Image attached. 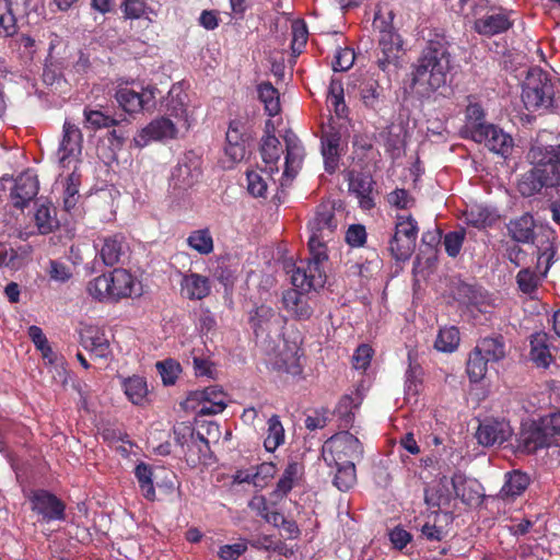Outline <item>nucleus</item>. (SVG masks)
Here are the masks:
<instances>
[{
	"label": "nucleus",
	"mask_w": 560,
	"mask_h": 560,
	"mask_svg": "<svg viewBox=\"0 0 560 560\" xmlns=\"http://www.w3.org/2000/svg\"><path fill=\"white\" fill-rule=\"evenodd\" d=\"M267 424V436L265 438L264 446L267 452H275L284 443V429L279 416L277 415H272Z\"/></svg>",
	"instance_id": "obj_47"
},
{
	"label": "nucleus",
	"mask_w": 560,
	"mask_h": 560,
	"mask_svg": "<svg viewBox=\"0 0 560 560\" xmlns=\"http://www.w3.org/2000/svg\"><path fill=\"white\" fill-rule=\"evenodd\" d=\"M322 454L329 466L332 464H354V459L362 457L363 446L360 440L349 431H341L324 443Z\"/></svg>",
	"instance_id": "obj_4"
},
{
	"label": "nucleus",
	"mask_w": 560,
	"mask_h": 560,
	"mask_svg": "<svg viewBox=\"0 0 560 560\" xmlns=\"http://www.w3.org/2000/svg\"><path fill=\"white\" fill-rule=\"evenodd\" d=\"M337 471L334 478V486L340 491H348L357 481L354 464H334Z\"/></svg>",
	"instance_id": "obj_53"
},
{
	"label": "nucleus",
	"mask_w": 560,
	"mask_h": 560,
	"mask_svg": "<svg viewBox=\"0 0 560 560\" xmlns=\"http://www.w3.org/2000/svg\"><path fill=\"white\" fill-rule=\"evenodd\" d=\"M31 510L42 517V521L50 523L66 520V504L57 495L48 490H32L28 495Z\"/></svg>",
	"instance_id": "obj_9"
},
{
	"label": "nucleus",
	"mask_w": 560,
	"mask_h": 560,
	"mask_svg": "<svg viewBox=\"0 0 560 560\" xmlns=\"http://www.w3.org/2000/svg\"><path fill=\"white\" fill-rule=\"evenodd\" d=\"M465 237L464 229L451 231L444 235L443 245L450 257L455 258L459 255Z\"/></svg>",
	"instance_id": "obj_56"
},
{
	"label": "nucleus",
	"mask_w": 560,
	"mask_h": 560,
	"mask_svg": "<svg viewBox=\"0 0 560 560\" xmlns=\"http://www.w3.org/2000/svg\"><path fill=\"white\" fill-rule=\"evenodd\" d=\"M515 441L516 451L523 454H535L539 450L549 448L535 419L521 423Z\"/></svg>",
	"instance_id": "obj_19"
},
{
	"label": "nucleus",
	"mask_w": 560,
	"mask_h": 560,
	"mask_svg": "<svg viewBox=\"0 0 560 560\" xmlns=\"http://www.w3.org/2000/svg\"><path fill=\"white\" fill-rule=\"evenodd\" d=\"M35 225L40 234H49L58 228L56 208L48 201L40 203L34 215Z\"/></svg>",
	"instance_id": "obj_41"
},
{
	"label": "nucleus",
	"mask_w": 560,
	"mask_h": 560,
	"mask_svg": "<svg viewBox=\"0 0 560 560\" xmlns=\"http://www.w3.org/2000/svg\"><path fill=\"white\" fill-rule=\"evenodd\" d=\"M532 161L544 163L547 171H552L553 177L560 186V144L557 145H535L528 152Z\"/></svg>",
	"instance_id": "obj_31"
},
{
	"label": "nucleus",
	"mask_w": 560,
	"mask_h": 560,
	"mask_svg": "<svg viewBox=\"0 0 560 560\" xmlns=\"http://www.w3.org/2000/svg\"><path fill=\"white\" fill-rule=\"evenodd\" d=\"M471 139L475 142L485 143L491 152L503 158H506L513 149L512 137L492 124L475 130V135Z\"/></svg>",
	"instance_id": "obj_14"
},
{
	"label": "nucleus",
	"mask_w": 560,
	"mask_h": 560,
	"mask_svg": "<svg viewBox=\"0 0 560 560\" xmlns=\"http://www.w3.org/2000/svg\"><path fill=\"white\" fill-rule=\"evenodd\" d=\"M530 360L538 366L547 369L553 358L547 343L546 334H536L530 339Z\"/></svg>",
	"instance_id": "obj_39"
},
{
	"label": "nucleus",
	"mask_w": 560,
	"mask_h": 560,
	"mask_svg": "<svg viewBox=\"0 0 560 560\" xmlns=\"http://www.w3.org/2000/svg\"><path fill=\"white\" fill-rule=\"evenodd\" d=\"M411 68L412 85L421 96L429 97L445 86L452 69L451 43L447 37L439 33L430 37Z\"/></svg>",
	"instance_id": "obj_1"
},
{
	"label": "nucleus",
	"mask_w": 560,
	"mask_h": 560,
	"mask_svg": "<svg viewBox=\"0 0 560 560\" xmlns=\"http://www.w3.org/2000/svg\"><path fill=\"white\" fill-rule=\"evenodd\" d=\"M538 280L536 272L528 268L520 270L516 276L518 289L525 294H532L537 290Z\"/></svg>",
	"instance_id": "obj_62"
},
{
	"label": "nucleus",
	"mask_w": 560,
	"mask_h": 560,
	"mask_svg": "<svg viewBox=\"0 0 560 560\" xmlns=\"http://www.w3.org/2000/svg\"><path fill=\"white\" fill-rule=\"evenodd\" d=\"M360 96L366 107L375 109L383 98V88L373 77L364 78L359 85Z\"/></svg>",
	"instance_id": "obj_42"
},
{
	"label": "nucleus",
	"mask_w": 560,
	"mask_h": 560,
	"mask_svg": "<svg viewBox=\"0 0 560 560\" xmlns=\"http://www.w3.org/2000/svg\"><path fill=\"white\" fill-rule=\"evenodd\" d=\"M177 135L176 124L166 116L153 119L138 135L133 138L135 144L138 148L148 145L151 141H162L166 139H174Z\"/></svg>",
	"instance_id": "obj_15"
},
{
	"label": "nucleus",
	"mask_w": 560,
	"mask_h": 560,
	"mask_svg": "<svg viewBox=\"0 0 560 560\" xmlns=\"http://www.w3.org/2000/svg\"><path fill=\"white\" fill-rule=\"evenodd\" d=\"M307 226L311 232L307 245L327 247V242L331 240L338 226L334 203L330 201L319 203Z\"/></svg>",
	"instance_id": "obj_5"
},
{
	"label": "nucleus",
	"mask_w": 560,
	"mask_h": 560,
	"mask_svg": "<svg viewBox=\"0 0 560 560\" xmlns=\"http://www.w3.org/2000/svg\"><path fill=\"white\" fill-rule=\"evenodd\" d=\"M451 482L455 497L465 505L471 506L481 502L480 485L476 480L468 479L460 471H456Z\"/></svg>",
	"instance_id": "obj_26"
},
{
	"label": "nucleus",
	"mask_w": 560,
	"mask_h": 560,
	"mask_svg": "<svg viewBox=\"0 0 560 560\" xmlns=\"http://www.w3.org/2000/svg\"><path fill=\"white\" fill-rule=\"evenodd\" d=\"M532 162L534 166L524 173L517 183V190L523 197L535 196L542 188L559 186L552 171H547L544 163L539 161Z\"/></svg>",
	"instance_id": "obj_11"
},
{
	"label": "nucleus",
	"mask_w": 560,
	"mask_h": 560,
	"mask_svg": "<svg viewBox=\"0 0 560 560\" xmlns=\"http://www.w3.org/2000/svg\"><path fill=\"white\" fill-rule=\"evenodd\" d=\"M514 431L504 417H486L479 422L476 439L482 446H500L512 439Z\"/></svg>",
	"instance_id": "obj_10"
},
{
	"label": "nucleus",
	"mask_w": 560,
	"mask_h": 560,
	"mask_svg": "<svg viewBox=\"0 0 560 560\" xmlns=\"http://www.w3.org/2000/svg\"><path fill=\"white\" fill-rule=\"evenodd\" d=\"M285 144L287 154L284 170L280 182L282 187L290 184L296 176L304 158V148L296 139H285Z\"/></svg>",
	"instance_id": "obj_29"
},
{
	"label": "nucleus",
	"mask_w": 560,
	"mask_h": 560,
	"mask_svg": "<svg viewBox=\"0 0 560 560\" xmlns=\"http://www.w3.org/2000/svg\"><path fill=\"white\" fill-rule=\"evenodd\" d=\"M180 293L190 301L203 300L211 293V282L206 276L197 272L183 275Z\"/></svg>",
	"instance_id": "obj_27"
},
{
	"label": "nucleus",
	"mask_w": 560,
	"mask_h": 560,
	"mask_svg": "<svg viewBox=\"0 0 560 560\" xmlns=\"http://www.w3.org/2000/svg\"><path fill=\"white\" fill-rule=\"evenodd\" d=\"M522 100L528 110L557 112L560 101L555 97V85L549 74L539 68L529 70L522 89Z\"/></svg>",
	"instance_id": "obj_2"
},
{
	"label": "nucleus",
	"mask_w": 560,
	"mask_h": 560,
	"mask_svg": "<svg viewBox=\"0 0 560 560\" xmlns=\"http://www.w3.org/2000/svg\"><path fill=\"white\" fill-rule=\"evenodd\" d=\"M354 407H357V405L354 404V399L351 396L345 395L340 398L336 407V412L341 420L340 427L348 428L352 425L354 420V413L352 409Z\"/></svg>",
	"instance_id": "obj_60"
},
{
	"label": "nucleus",
	"mask_w": 560,
	"mask_h": 560,
	"mask_svg": "<svg viewBox=\"0 0 560 560\" xmlns=\"http://www.w3.org/2000/svg\"><path fill=\"white\" fill-rule=\"evenodd\" d=\"M129 245L121 234H114L106 236L103 240L100 249V257L104 265L113 267L118 264H124L128 258Z\"/></svg>",
	"instance_id": "obj_24"
},
{
	"label": "nucleus",
	"mask_w": 560,
	"mask_h": 560,
	"mask_svg": "<svg viewBox=\"0 0 560 560\" xmlns=\"http://www.w3.org/2000/svg\"><path fill=\"white\" fill-rule=\"evenodd\" d=\"M301 472V466L296 462H291L284 468L280 479L278 480L271 497L277 501L282 500L293 489Z\"/></svg>",
	"instance_id": "obj_37"
},
{
	"label": "nucleus",
	"mask_w": 560,
	"mask_h": 560,
	"mask_svg": "<svg viewBox=\"0 0 560 560\" xmlns=\"http://www.w3.org/2000/svg\"><path fill=\"white\" fill-rule=\"evenodd\" d=\"M81 343L96 358L106 359L112 353L106 335L98 329L86 330L81 337Z\"/></svg>",
	"instance_id": "obj_35"
},
{
	"label": "nucleus",
	"mask_w": 560,
	"mask_h": 560,
	"mask_svg": "<svg viewBox=\"0 0 560 560\" xmlns=\"http://www.w3.org/2000/svg\"><path fill=\"white\" fill-rule=\"evenodd\" d=\"M549 447L560 441V411L550 412L535 419Z\"/></svg>",
	"instance_id": "obj_38"
},
{
	"label": "nucleus",
	"mask_w": 560,
	"mask_h": 560,
	"mask_svg": "<svg viewBox=\"0 0 560 560\" xmlns=\"http://www.w3.org/2000/svg\"><path fill=\"white\" fill-rule=\"evenodd\" d=\"M108 276L113 303L119 302L122 299L131 298L133 294H141L140 291H136V278L128 270L116 268L112 272H108Z\"/></svg>",
	"instance_id": "obj_25"
},
{
	"label": "nucleus",
	"mask_w": 560,
	"mask_h": 560,
	"mask_svg": "<svg viewBox=\"0 0 560 560\" xmlns=\"http://www.w3.org/2000/svg\"><path fill=\"white\" fill-rule=\"evenodd\" d=\"M185 97L177 96L172 97L166 107L168 116L174 117L176 119L175 124H180L183 127L188 128V117H187V107L185 103Z\"/></svg>",
	"instance_id": "obj_58"
},
{
	"label": "nucleus",
	"mask_w": 560,
	"mask_h": 560,
	"mask_svg": "<svg viewBox=\"0 0 560 560\" xmlns=\"http://www.w3.org/2000/svg\"><path fill=\"white\" fill-rule=\"evenodd\" d=\"M81 174L74 170L71 174L66 178L65 189H63V209L66 211H71L78 205L81 196L79 194V189L81 186Z\"/></svg>",
	"instance_id": "obj_46"
},
{
	"label": "nucleus",
	"mask_w": 560,
	"mask_h": 560,
	"mask_svg": "<svg viewBox=\"0 0 560 560\" xmlns=\"http://www.w3.org/2000/svg\"><path fill=\"white\" fill-rule=\"evenodd\" d=\"M476 347L490 361V364L503 361L509 354L505 338L497 332L479 338Z\"/></svg>",
	"instance_id": "obj_30"
},
{
	"label": "nucleus",
	"mask_w": 560,
	"mask_h": 560,
	"mask_svg": "<svg viewBox=\"0 0 560 560\" xmlns=\"http://www.w3.org/2000/svg\"><path fill=\"white\" fill-rule=\"evenodd\" d=\"M18 33V21L13 0H0V36L11 37Z\"/></svg>",
	"instance_id": "obj_45"
},
{
	"label": "nucleus",
	"mask_w": 560,
	"mask_h": 560,
	"mask_svg": "<svg viewBox=\"0 0 560 560\" xmlns=\"http://www.w3.org/2000/svg\"><path fill=\"white\" fill-rule=\"evenodd\" d=\"M349 191L354 194L359 199V205L364 210H371L375 207L372 197L374 180L371 175L350 171L347 175Z\"/></svg>",
	"instance_id": "obj_22"
},
{
	"label": "nucleus",
	"mask_w": 560,
	"mask_h": 560,
	"mask_svg": "<svg viewBox=\"0 0 560 560\" xmlns=\"http://www.w3.org/2000/svg\"><path fill=\"white\" fill-rule=\"evenodd\" d=\"M536 221L529 212L513 218L506 224L508 235L516 243L530 244L535 240Z\"/></svg>",
	"instance_id": "obj_28"
},
{
	"label": "nucleus",
	"mask_w": 560,
	"mask_h": 560,
	"mask_svg": "<svg viewBox=\"0 0 560 560\" xmlns=\"http://www.w3.org/2000/svg\"><path fill=\"white\" fill-rule=\"evenodd\" d=\"M201 163V158L196 152H185L172 170L170 186L178 191L194 187L202 175Z\"/></svg>",
	"instance_id": "obj_6"
},
{
	"label": "nucleus",
	"mask_w": 560,
	"mask_h": 560,
	"mask_svg": "<svg viewBox=\"0 0 560 560\" xmlns=\"http://www.w3.org/2000/svg\"><path fill=\"white\" fill-rule=\"evenodd\" d=\"M460 337L457 327H444L439 330L434 348L441 352H453L457 349Z\"/></svg>",
	"instance_id": "obj_50"
},
{
	"label": "nucleus",
	"mask_w": 560,
	"mask_h": 560,
	"mask_svg": "<svg viewBox=\"0 0 560 560\" xmlns=\"http://www.w3.org/2000/svg\"><path fill=\"white\" fill-rule=\"evenodd\" d=\"M404 240V236H400L394 232L388 242V250L392 257L397 261L408 260L416 248V243L409 244L408 247Z\"/></svg>",
	"instance_id": "obj_55"
},
{
	"label": "nucleus",
	"mask_w": 560,
	"mask_h": 560,
	"mask_svg": "<svg viewBox=\"0 0 560 560\" xmlns=\"http://www.w3.org/2000/svg\"><path fill=\"white\" fill-rule=\"evenodd\" d=\"M257 92L268 116L275 117L278 115L281 110L278 90L269 81H266L258 84Z\"/></svg>",
	"instance_id": "obj_43"
},
{
	"label": "nucleus",
	"mask_w": 560,
	"mask_h": 560,
	"mask_svg": "<svg viewBox=\"0 0 560 560\" xmlns=\"http://www.w3.org/2000/svg\"><path fill=\"white\" fill-rule=\"evenodd\" d=\"M395 233L405 237V243L409 246L411 243H416L418 237V223L411 214H398L396 217Z\"/></svg>",
	"instance_id": "obj_52"
},
{
	"label": "nucleus",
	"mask_w": 560,
	"mask_h": 560,
	"mask_svg": "<svg viewBox=\"0 0 560 560\" xmlns=\"http://www.w3.org/2000/svg\"><path fill=\"white\" fill-rule=\"evenodd\" d=\"M225 155L232 163L241 162L246 155V132L245 122L241 119H234L230 122L226 131Z\"/></svg>",
	"instance_id": "obj_21"
},
{
	"label": "nucleus",
	"mask_w": 560,
	"mask_h": 560,
	"mask_svg": "<svg viewBox=\"0 0 560 560\" xmlns=\"http://www.w3.org/2000/svg\"><path fill=\"white\" fill-rule=\"evenodd\" d=\"M164 385H174L182 372L180 364L173 359L159 361L155 364Z\"/></svg>",
	"instance_id": "obj_57"
},
{
	"label": "nucleus",
	"mask_w": 560,
	"mask_h": 560,
	"mask_svg": "<svg viewBox=\"0 0 560 560\" xmlns=\"http://www.w3.org/2000/svg\"><path fill=\"white\" fill-rule=\"evenodd\" d=\"M488 361L487 358L480 352L476 346L471 349L468 354V359L466 362V373L471 383H478L485 378L488 372Z\"/></svg>",
	"instance_id": "obj_40"
},
{
	"label": "nucleus",
	"mask_w": 560,
	"mask_h": 560,
	"mask_svg": "<svg viewBox=\"0 0 560 560\" xmlns=\"http://www.w3.org/2000/svg\"><path fill=\"white\" fill-rule=\"evenodd\" d=\"M187 463L196 466L200 463H207L211 457L209 441L200 432L191 439L190 443L184 450Z\"/></svg>",
	"instance_id": "obj_36"
},
{
	"label": "nucleus",
	"mask_w": 560,
	"mask_h": 560,
	"mask_svg": "<svg viewBox=\"0 0 560 560\" xmlns=\"http://www.w3.org/2000/svg\"><path fill=\"white\" fill-rule=\"evenodd\" d=\"M39 180L32 170L21 173L10 191V199L14 208L23 210L37 196Z\"/></svg>",
	"instance_id": "obj_13"
},
{
	"label": "nucleus",
	"mask_w": 560,
	"mask_h": 560,
	"mask_svg": "<svg viewBox=\"0 0 560 560\" xmlns=\"http://www.w3.org/2000/svg\"><path fill=\"white\" fill-rule=\"evenodd\" d=\"M124 390L132 404L139 405L148 394L147 382L143 377L133 375L124 381Z\"/></svg>",
	"instance_id": "obj_51"
},
{
	"label": "nucleus",
	"mask_w": 560,
	"mask_h": 560,
	"mask_svg": "<svg viewBox=\"0 0 560 560\" xmlns=\"http://www.w3.org/2000/svg\"><path fill=\"white\" fill-rule=\"evenodd\" d=\"M467 223L477 228L483 229L491 224V212L483 207H474L466 213Z\"/></svg>",
	"instance_id": "obj_61"
},
{
	"label": "nucleus",
	"mask_w": 560,
	"mask_h": 560,
	"mask_svg": "<svg viewBox=\"0 0 560 560\" xmlns=\"http://www.w3.org/2000/svg\"><path fill=\"white\" fill-rule=\"evenodd\" d=\"M158 94L160 91L155 85L142 86L139 91L124 86L116 91L115 98L126 113L138 114L154 109Z\"/></svg>",
	"instance_id": "obj_7"
},
{
	"label": "nucleus",
	"mask_w": 560,
	"mask_h": 560,
	"mask_svg": "<svg viewBox=\"0 0 560 560\" xmlns=\"http://www.w3.org/2000/svg\"><path fill=\"white\" fill-rule=\"evenodd\" d=\"M441 517L446 523L452 521V515L448 512H442L441 510H432L427 514V521L421 526L420 532L422 536L430 541H441L447 534L445 527L441 524Z\"/></svg>",
	"instance_id": "obj_32"
},
{
	"label": "nucleus",
	"mask_w": 560,
	"mask_h": 560,
	"mask_svg": "<svg viewBox=\"0 0 560 560\" xmlns=\"http://www.w3.org/2000/svg\"><path fill=\"white\" fill-rule=\"evenodd\" d=\"M282 148L275 135H267L261 139L260 155L265 163L264 171L269 175L279 171L277 163L280 160Z\"/></svg>",
	"instance_id": "obj_34"
},
{
	"label": "nucleus",
	"mask_w": 560,
	"mask_h": 560,
	"mask_svg": "<svg viewBox=\"0 0 560 560\" xmlns=\"http://www.w3.org/2000/svg\"><path fill=\"white\" fill-rule=\"evenodd\" d=\"M306 292L294 287L282 294L283 308L293 319L299 322L310 320L317 305V300Z\"/></svg>",
	"instance_id": "obj_12"
},
{
	"label": "nucleus",
	"mask_w": 560,
	"mask_h": 560,
	"mask_svg": "<svg viewBox=\"0 0 560 560\" xmlns=\"http://www.w3.org/2000/svg\"><path fill=\"white\" fill-rule=\"evenodd\" d=\"M310 257L301 260L293 270L291 280L295 288L304 291L324 288L326 270L324 264L328 260L327 247L308 245Z\"/></svg>",
	"instance_id": "obj_3"
},
{
	"label": "nucleus",
	"mask_w": 560,
	"mask_h": 560,
	"mask_svg": "<svg viewBox=\"0 0 560 560\" xmlns=\"http://www.w3.org/2000/svg\"><path fill=\"white\" fill-rule=\"evenodd\" d=\"M135 476L138 480L142 495L147 500L153 502L155 500V489L152 479V467L149 464L141 462L135 468Z\"/></svg>",
	"instance_id": "obj_48"
},
{
	"label": "nucleus",
	"mask_w": 560,
	"mask_h": 560,
	"mask_svg": "<svg viewBox=\"0 0 560 560\" xmlns=\"http://www.w3.org/2000/svg\"><path fill=\"white\" fill-rule=\"evenodd\" d=\"M466 125L465 128L469 132L470 138L475 135V130L480 127H487L490 124L485 122L486 113L479 103H469L466 107Z\"/></svg>",
	"instance_id": "obj_54"
},
{
	"label": "nucleus",
	"mask_w": 560,
	"mask_h": 560,
	"mask_svg": "<svg viewBox=\"0 0 560 560\" xmlns=\"http://www.w3.org/2000/svg\"><path fill=\"white\" fill-rule=\"evenodd\" d=\"M378 47L381 56L377 66L382 71H388L390 66L397 67L402 51V39L396 31H383L380 35Z\"/></svg>",
	"instance_id": "obj_18"
},
{
	"label": "nucleus",
	"mask_w": 560,
	"mask_h": 560,
	"mask_svg": "<svg viewBox=\"0 0 560 560\" xmlns=\"http://www.w3.org/2000/svg\"><path fill=\"white\" fill-rule=\"evenodd\" d=\"M354 62V51L348 47H338L331 62L334 71H347Z\"/></svg>",
	"instance_id": "obj_63"
},
{
	"label": "nucleus",
	"mask_w": 560,
	"mask_h": 560,
	"mask_svg": "<svg viewBox=\"0 0 560 560\" xmlns=\"http://www.w3.org/2000/svg\"><path fill=\"white\" fill-rule=\"evenodd\" d=\"M387 202L397 209L406 210L413 206L415 198L404 188H396L387 195Z\"/></svg>",
	"instance_id": "obj_64"
},
{
	"label": "nucleus",
	"mask_w": 560,
	"mask_h": 560,
	"mask_svg": "<svg viewBox=\"0 0 560 560\" xmlns=\"http://www.w3.org/2000/svg\"><path fill=\"white\" fill-rule=\"evenodd\" d=\"M187 244L200 255H209L214 248L213 238L209 229L192 231L187 237Z\"/></svg>",
	"instance_id": "obj_49"
},
{
	"label": "nucleus",
	"mask_w": 560,
	"mask_h": 560,
	"mask_svg": "<svg viewBox=\"0 0 560 560\" xmlns=\"http://www.w3.org/2000/svg\"><path fill=\"white\" fill-rule=\"evenodd\" d=\"M510 13L502 8L487 12L475 20L474 31L488 37L505 33L513 26Z\"/></svg>",
	"instance_id": "obj_16"
},
{
	"label": "nucleus",
	"mask_w": 560,
	"mask_h": 560,
	"mask_svg": "<svg viewBox=\"0 0 560 560\" xmlns=\"http://www.w3.org/2000/svg\"><path fill=\"white\" fill-rule=\"evenodd\" d=\"M528 486V475L520 470H513L505 475V481L499 492V497L504 501L512 502L522 495Z\"/></svg>",
	"instance_id": "obj_33"
},
{
	"label": "nucleus",
	"mask_w": 560,
	"mask_h": 560,
	"mask_svg": "<svg viewBox=\"0 0 560 560\" xmlns=\"http://www.w3.org/2000/svg\"><path fill=\"white\" fill-rule=\"evenodd\" d=\"M341 133L338 129L330 127L323 131L320 137V152L324 159V167L328 174H334L339 167L342 153Z\"/></svg>",
	"instance_id": "obj_20"
},
{
	"label": "nucleus",
	"mask_w": 560,
	"mask_h": 560,
	"mask_svg": "<svg viewBox=\"0 0 560 560\" xmlns=\"http://www.w3.org/2000/svg\"><path fill=\"white\" fill-rule=\"evenodd\" d=\"M86 292L94 301L113 303L108 273H103L90 280L86 284Z\"/></svg>",
	"instance_id": "obj_44"
},
{
	"label": "nucleus",
	"mask_w": 560,
	"mask_h": 560,
	"mask_svg": "<svg viewBox=\"0 0 560 560\" xmlns=\"http://www.w3.org/2000/svg\"><path fill=\"white\" fill-rule=\"evenodd\" d=\"M84 118L88 127L92 129L108 128L115 126L117 120L108 115L103 114L96 109H84Z\"/></svg>",
	"instance_id": "obj_59"
},
{
	"label": "nucleus",
	"mask_w": 560,
	"mask_h": 560,
	"mask_svg": "<svg viewBox=\"0 0 560 560\" xmlns=\"http://www.w3.org/2000/svg\"><path fill=\"white\" fill-rule=\"evenodd\" d=\"M279 314L268 304L255 305L248 312V325L256 338L268 336Z\"/></svg>",
	"instance_id": "obj_23"
},
{
	"label": "nucleus",
	"mask_w": 560,
	"mask_h": 560,
	"mask_svg": "<svg viewBox=\"0 0 560 560\" xmlns=\"http://www.w3.org/2000/svg\"><path fill=\"white\" fill-rule=\"evenodd\" d=\"M225 398V393L219 386H208L190 392L186 398L185 408L196 410L198 416L218 415L226 407Z\"/></svg>",
	"instance_id": "obj_8"
},
{
	"label": "nucleus",
	"mask_w": 560,
	"mask_h": 560,
	"mask_svg": "<svg viewBox=\"0 0 560 560\" xmlns=\"http://www.w3.org/2000/svg\"><path fill=\"white\" fill-rule=\"evenodd\" d=\"M82 143L83 136L80 128L66 120L62 127V138L58 149L59 163L63 167L81 155Z\"/></svg>",
	"instance_id": "obj_17"
}]
</instances>
